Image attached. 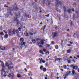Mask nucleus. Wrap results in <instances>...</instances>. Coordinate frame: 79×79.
Returning <instances> with one entry per match:
<instances>
[{
  "instance_id": "obj_1",
  "label": "nucleus",
  "mask_w": 79,
  "mask_h": 79,
  "mask_svg": "<svg viewBox=\"0 0 79 79\" xmlns=\"http://www.w3.org/2000/svg\"><path fill=\"white\" fill-rule=\"evenodd\" d=\"M14 34H15V30L14 29L13 31H9V35L12 36Z\"/></svg>"
},
{
  "instance_id": "obj_2",
  "label": "nucleus",
  "mask_w": 79,
  "mask_h": 79,
  "mask_svg": "<svg viewBox=\"0 0 79 79\" xmlns=\"http://www.w3.org/2000/svg\"><path fill=\"white\" fill-rule=\"evenodd\" d=\"M3 73H4V77H6L7 75L6 74V72L5 71V70H4V71H2V70L1 71V75L2 77L3 76Z\"/></svg>"
},
{
  "instance_id": "obj_3",
  "label": "nucleus",
  "mask_w": 79,
  "mask_h": 79,
  "mask_svg": "<svg viewBox=\"0 0 79 79\" xmlns=\"http://www.w3.org/2000/svg\"><path fill=\"white\" fill-rule=\"evenodd\" d=\"M5 64L6 66L8 67V69H9V70H10V68H11V69H12V68H13V67H9V65H9L8 63V62H7Z\"/></svg>"
},
{
  "instance_id": "obj_4",
  "label": "nucleus",
  "mask_w": 79,
  "mask_h": 79,
  "mask_svg": "<svg viewBox=\"0 0 79 79\" xmlns=\"http://www.w3.org/2000/svg\"><path fill=\"white\" fill-rule=\"evenodd\" d=\"M1 63H2V71H4V70H5V66H4V64L3 63V62Z\"/></svg>"
},
{
  "instance_id": "obj_5",
  "label": "nucleus",
  "mask_w": 79,
  "mask_h": 79,
  "mask_svg": "<svg viewBox=\"0 0 79 79\" xmlns=\"http://www.w3.org/2000/svg\"><path fill=\"white\" fill-rule=\"evenodd\" d=\"M56 35H57V33L56 32H53L52 33V36L53 37H56Z\"/></svg>"
},
{
  "instance_id": "obj_6",
  "label": "nucleus",
  "mask_w": 79,
  "mask_h": 79,
  "mask_svg": "<svg viewBox=\"0 0 79 79\" xmlns=\"http://www.w3.org/2000/svg\"><path fill=\"white\" fill-rule=\"evenodd\" d=\"M13 76H14V74L13 73H11L9 74V75H7V76L9 77H13Z\"/></svg>"
},
{
  "instance_id": "obj_7",
  "label": "nucleus",
  "mask_w": 79,
  "mask_h": 79,
  "mask_svg": "<svg viewBox=\"0 0 79 79\" xmlns=\"http://www.w3.org/2000/svg\"><path fill=\"white\" fill-rule=\"evenodd\" d=\"M77 68H78V67H77V66H74L73 67V69H76V70L77 69Z\"/></svg>"
},
{
  "instance_id": "obj_8",
  "label": "nucleus",
  "mask_w": 79,
  "mask_h": 79,
  "mask_svg": "<svg viewBox=\"0 0 79 79\" xmlns=\"http://www.w3.org/2000/svg\"><path fill=\"white\" fill-rule=\"evenodd\" d=\"M24 34L26 37H29V34L27 32L24 33Z\"/></svg>"
},
{
  "instance_id": "obj_9",
  "label": "nucleus",
  "mask_w": 79,
  "mask_h": 79,
  "mask_svg": "<svg viewBox=\"0 0 79 79\" xmlns=\"http://www.w3.org/2000/svg\"><path fill=\"white\" fill-rule=\"evenodd\" d=\"M14 21H16L17 24H18V22H19V20L18 19H17V18H15L14 20Z\"/></svg>"
},
{
  "instance_id": "obj_10",
  "label": "nucleus",
  "mask_w": 79,
  "mask_h": 79,
  "mask_svg": "<svg viewBox=\"0 0 79 79\" xmlns=\"http://www.w3.org/2000/svg\"><path fill=\"white\" fill-rule=\"evenodd\" d=\"M69 73H68L66 74H64V79H66V77H67V76H68V75H69Z\"/></svg>"
},
{
  "instance_id": "obj_11",
  "label": "nucleus",
  "mask_w": 79,
  "mask_h": 79,
  "mask_svg": "<svg viewBox=\"0 0 79 79\" xmlns=\"http://www.w3.org/2000/svg\"><path fill=\"white\" fill-rule=\"evenodd\" d=\"M71 51L70 49H69L67 51V53H71Z\"/></svg>"
},
{
  "instance_id": "obj_12",
  "label": "nucleus",
  "mask_w": 79,
  "mask_h": 79,
  "mask_svg": "<svg viewBox=\"0 0 79 79\" xmlns=\"http://www.w3.org/2000/svg\"><path fill=\"white\" fill-rule=\"evenodd\" d=\"M72 73H73V75H74V74L76 73V72L75 71H74V70L73 69Z\"/></svg>"
},
{
  "instance_id": "obj_13",
  "label": "nucleus",
  "mask_w": 79,
  "mask_h": 79,
  "mask_svg": "<svg viewBox=\"0 0 79 79\" xmlns=\"http://www.w3.org/2000/svg\"><path fill=\"white\" fill-rule=\"evenodd\" d=\"M8 37V35L6 34L4 35V38H5V39H7Z\"/></svg>"
},
{
  "instance_id": "obj_14",
  "label": "nucleus",
  "mask_w": 79,
  "mask_h": 79,
  "mask_svg": "<svg viewBox=\"0 0 79 79\" xmlns=\"http://www.w3.org/2000/svg\"><path fill=\"white\" fill-rule=\"evenodd\" d=\"M44 42L42 40H41L40 44H41V45H44Z\"/></svg>"
},
{
  "instance_id": "obj_15",
  "label": "nucleus",
  "mask_w": 79,
  "mask_h": 79,
  "mask_svg": "<svg viewBox=\"0 0 79 79\" xmlns=\"http://www.w3.org/2000/svg\"><path fill=\"white\" fill-rule=\"evenodd\" d=\"M43 71H44V72H46V71H47V69H46V68H44L43 69Z\"/></svg>"
},
{
  "instance_id": "obj_16",
  "label": "nucleus",
  "mask_w": 79,
  "mask_h": 79,
  "mask_svg": "<svg viewBox=\"0 0 79 79\" xmlns=\"http://www.w3.org/2000/svg\"><path fill=\"white\" fill-rule=\"evenodd\" d=\"M39 52L40 53H42V55H44V52H43V51H42L40 50Z\"/></svg>"
},
{
  "instance_id": "obj_17",
  "label": "nucleus",
  "mask_w": 79,
  "mask_h": 79,
  "mask_svg": "<svg viewBox=\"0 0 79 79\" xmlns=\"http://www.w3.org/2000/svg\"><path fill=\"white\" fill-rule=\"evenodd\" d=\"M63 68H64V69H66V68H67V66H66V65H63Z\"/></svg>"
},
{
  "instance_id": "obj_18",
  "label": "nucleus",
  "mask_w": 79,
  "mask_h": 79,
  "mask_svg": "<svg viewBox=\"0 0 79 79\" xmlns=\"http://www.w3.org/2000/svg\"><path fill=\"white\" fill-rule=\"evenodd\" d=\"M61 60V59L60 58H56V60H58L59 61H60Z\"/></svg>"
},
{
  "instance_id": "obj_19",
  "label": "nucleus",
  "mask_w": 79,
  "mask_h": 79,
  "mask_svg": "<svg viewBox=\"0 0 79 79\" xmlns=\"http://www.w3.org/2000/svg\"><path fill=\"white\" fill-rule=\"evenodd\" d=\"M8 63L9 65H11V64H12V63H11V62L10 61H9Z\"/></svg>"
},
{
  "instance_id": "obj_20",
  "label": "nucleus",
  "mask_w": 79,
  "mask_h": 79,
  "mask_svg": "<svg viewBox=\"0 0 79 79\" xmlns=\"http://www.w3.org/2000/svg\"><path fill=\"white\" fill-rule=\"evenodd\" d=\"M55 48L56 49H58V45H56L55 46Z\"/></svg>"
},
{
  "instance_id": "obj_21",
  "label": "nucleus",
  "mask_w": 79,
  "mask_h": 79,
  "mask_svg": "<svg viewBox=\"0 0 79 79\" xmlns=\"http://www.w3.org/2000/svg\"><path fill=\"white\" fill-rule=\"evenodd\" d=\"M29 34H30L31 35H34L33 33L31 32H29Z\"/></svg>"
},
{
  "instance_id": "obj_22",
  "label": "nucleus",
  "mask_w": 79,
  "mask_h": 79,
  "mask_svg": "<svg viewBox=\"0 0 79 79\" xmlns=\"http://www.w3.org/2000/svg\"><path fill=\"white\" fill-rule=\"evenodd\" d=\"M16 32L17 33V35H18V33H19V31L18 30H16Z\"/></svg>"
},
{
  "instance_id": "obj_23",
  "label": "nucleus",
  "mask_w": 79,
  "mask_h": 79,
  "mask_svg": "<svg viewBox=\"0 0 79 79\" xmlns=\"http://www.w3.org/2000/svg\"><path fill=\"white\" fill-rule=\"evenodd\" d=\"M20 40L21 42H23L24 41V40H23V38H21L20 39Z\"/></svg>"
},
{
  "instance_id": "obj_24",
  "label": "nucleus",
  "mask_w": 79,
  "mask_h": 79,
  "mask_svg": "<svg viewBox=\"0 0 79 79\" xmlns=\"http://www.w3.org/2000/svg\"><path fill=\"white\" fill-rule=\"evenodd\" d=\"M0 35H4V34H3V32H2L1 33L0 32Z\"/></svg>"
},
{
  "instance_id": "obj_25",
  "label": "nucleus",
  "mask_w": 79,
  "mask_h": 79,
  "mask_svg": "<svg viewBox=\"0 0 79 79\" xmlns=\"http://www.w3.org/2000/svg\"><path fill=\"white\" fill-rule=\"evenodd\" d=\"M49 53H50V52H49L48 51V52H47L46 53V54L47 55H49Z\"/></svg>"
},
{
  "instance_id": "obj_26",
  "label": "nucleus",
  "mask_w": 79,
  "mask_h": 79,
  "mask_svg": "<svg viewBox=\"0 0 79 79\" xmlns=\"http://www.w3.org/2000/svg\"><path fill=\"white\" fill-rule=\"evenodd\" d=\"M46 27V26L45 25L42 28V29H43V31H44V29H45V27Z\"/></svg>"
},
{
  "instance_id": "obj_27",
  "label": "nucleus",
  "mask_w": 79,
  "mask_h": 79,
  "mask_svg": "<svg viewBox=\"0 0 79 79\" xmlns=\"http://www.w3.org/2000/svg\"><path fill=\"white\" fill-rule=\"evenodd\" d=\"M43 67H44V66H43L41 65L40 68V69H42V68H43Z\"/></svg>"
},
{
  "instance_id": "obj_28",
  "label": "nucleus",
  "mask_w": 79,
  "mask_h": 79,
  "mask_svg": "<svg viewBox=\"0 0 79 79\" xmlns=\"http://www.w3.org/2000/svg\"><path fill=\"white\" fill-rule=\"evenodd\" d=\"M43 51L44 52H46V51H47V50L45 49H43Z\"/></svg>"
},
{
  "instance_id": "obj_29",
  "label": "nucleus",
  "mask_w": 79,
  "mask_h": 79,
  "mask_svg": "<svg viewBox=\"0 0 79 79\" xmlns=\"http://www.w3.org/2000/svg\"><path fill=\"white\" fill-rule=\"evenodd\" d=\"M71 9H69V10H68V12L69 13H70V12H71Z\"/></svg>"
},
{
  "instance_id": "obj_30",
  "label": "nucleus",
  "mask_w": 79,
  "mask_h": 79,
  "mask_svg": "<svg viewBox=\"0 0 79 79\" xmlns=\"http://www.w3.org/2000/svg\"><path fill=\"white\" fill-rule=\"evenodd\" d=\"M23 45H25V42H23L22 44H21V46Z\"/></svg>"
},
{
  "instance_id": "obj_31",
  "label": "nucleus",
  "mask_w": 79,
  "mask_h": 79,
  "mask_svg": "<svg viewBox=\"0 0 79 79\" xmlns=\"http://www.w3.org/2000/svg\"><path fill=\"white\" fill-rule=\"evenodd\" d=\"M51 44L52 45H54V44H55V43H54V42L53 41H52L51 42Z\"/></svg>"
},
{
  "instance_id": "obj_32",
  "label": "nucleus",
  "mask_w": 79,
  "mask_h": 79,
  "mask_svg": "<svg viewBox=\"0 0 79 79\" xmlns=\"http://www.w3.org/2000/svg\"><path fill=\"white\" fill-rule=\"evenodd\" d=\"M45 65H46V66H48V63H46L45 64Z\"/></svg>"
},
{
  "instance_id": "obj_33",
  "label": "nucleus",
  "mask_w": 79,
  "mask_h": 79,
  "mask_svg": "<svg viewBox=\"0 0 79 79\" xmlns=\"http://www.w3.org/2000/svg\"><path fill=\"white\" fill-rule=\"evenodd\" d=\"M3 48H2V50H5V48L4 47H3Z\"/></svg>"
},
{
  "instance_id": "obj_34",
  "label": "nucleus",
  "mask_w": 79,
  "mask_h": 79,
  "mask_svg": "<svg viewBox=\"0 0 79 79\" xmlns=\"http://www.w3.org/2000/svg\"><path fill=\"white\" fill-rule=\"evenodd\" d=\"M67 61H68V63H71V61L70 60H68Z\"/></svg>"
},
{
  "instance_id": "obj_35",
  "label": "nucleus",
  "mask_w": 79,
  "mask_h": 79,
  "mask_svg": "<svg viewBox=\"0 0 79 79\" xmlns=\"http://www.w3.org/2000/svg\"><path fill=\"white\" fill-rule=\"evenodd\" d=\"M50 45L48 44H47L46 45V47H50Z\"/></svg>"
},
{
  "instance_id": "obj_36",
  "label": "nucleus",
  "mask_w": 79,
  "mask_h": 79,
  "mask_svg": "<svg viewBox=\"0 0 79 79\" xmlns=\"http://www.w3.org/2000/svg\"><path fill=\"white\" fill-rule=\"evenodd\" d=\"M42 62L43 63H45V61H44V60H42Z\"/></svg>"
},
{
  "instance_id": "obj_37",
  "label": "nucleus",
  "mask_w": 79,
  "mask_h": 79,
  "mask_svg": "<svg viewBox=\"0 0 79 79\" xmlns=\"http://www.w3.org/2000/svg\"><path fill=\"white\" fill-rule=\"evenodd\" d=\"M31 41H32V42H35L36 41H35V40H31Z\"/></svg>"
},
{
  "instance_id": "obj_38",
  "label": "nucleus",
  "mask_w": 79,
  "mask_h": 79,
  "mask_svg": "<svg viewBox=\"0 0 79 79\" xmlns=\"http://www.w3.org/2000/svg\"><path fill=\"white\" fill-rule=\"evenodd\" d=\"M18 29L19 30V31H21V28H19Z\"/></svg>"
},
{
  "instance_id": "obj_39",
  "label": "nucleus",
  "mask_w": 79,
  "mask_h": 79,
  "mask_svg": "<svg viewBox=\"0 0 79 79\" xmlns=\"http://www.w3.org/2000/svg\"><path fill=\"white\" fill-rule=\"evenodd\" d=\"M40 40V39L37 38V39H36V41H39V40Z\"/></svg>"
},
{
  "instance_id": "obj_40",
  "label": "nucleus",
  "mask_w": 79,
  "mask_h": 79,
  "mask_svg": "<svg viewBox=\"0 0 79 79\" xmlns=\"http://www.w3.org/2000/svg\"><path fill=\"white\" fill-rule=\"evenodd\" d=\"M4 7H6V8H7L8 6H6V5H4Z\"/></svg>"
},
{
  "instance_id": "obj_41",
  "label": "nucleus",
  "mask_w": 79,
  "mask_h": 79,
  "mask_svg": "<svg viewBox=\"0 0 79 79\" xmlns=\"http://www.w3.org/2000/svg\"><path fill=\"white\" fill-rule=\"evenodd\" d=\"M72 61H73V62H74V63H76V61H75V60H73Z\"/></svg>"
},
{
  "instance_id": "obj_42",
  "label": "nucleus",
  "mask_w": 79,
  "mask_h": 79,
  "mask_svg": "<svg viewBox=\"0 0 79 79\" xmlns=\"http://www.w3.org/2000/svg\"><path fill=\"white\" fill-rule=\"evenodd\" d=\"M73 66H74V65H71V66H70V67H73Z\"/></svg>"
},
{
  "instance_id": "obj_43",
  "label": "nucleus",
  "mask_w": 79,
  "mask_h": 79,
  "mask_svg": "<svg viewBox=\"0 0 79 79\" xmlns=\"http://www.w3.org/2000/svg\"><path fill=\"white\" fill-rule=\"evenodd\" d=\"M60 71H64V70L63 69H60Z\"/></svg>"
},
{
  "instance_id": "obj_44",
  "label": "nucleus",
  "mask_w": 79,
  "mask_h": 79,
  "mask_svg": "<svg viewBox=\"0 0 79 79\" xmlns=\"http://www.w3.org/2000/svg\"><path fill=\"white\" fill-rule=\"evenodd\" d=\"M32 42H33V44H35L36 43V41H34V42L33 41Z\"/></svg>"
},
{
  "instance_id": "obj_45",
  "label": "nucleus",
  "mask_w": 79,
  "mask_h": 79,
  "mask_svg": "<svg viewBox=\"0 0 79 79\" xmlns=\"http://www.w3.org/2000/svg\"><path fill=\"white\" fill-rule=\"evenodd\" d=\"M21 77V76L20 75H17V77Z\"/></svg>"
},
{
  "instance_id": "obj_46",
  "label": "nucleus",
  "mask_w": 79,
  "mask_h": 79,
  "mask_svg": "<svg viewBox=\"0 0 79 79\" xmlns=\"http://www.w3.org/2000/svg\"><path fill=\"white\" fill-rule=\"evenodd\" d=\"M25 70L26 72H27V69H25Z\"/></svg>"
},
{
  "instance_id": "obj_47",
  "label": "nucleus",
  "mask_w": 79,
  "mask_h": 79,
  "mask_svg": "<svg viewBox=\"0 0 79 79\" xmlns=\"http://www.w3.org/2000/svg\"><path fill=\"white\" fill-rule=\"evenodd\" d=\"M41 40H42V41H43V42H44V41H45V40H44V39H42Z\"/></svg>"
},
{
  "instance_id": "obj_48",
  "label": "nucleus",
  "mask_w": 79,
  "mask_h": 79,
  "mask_svg": "<svg viewBox=\"0 0 79 79\" xmlns=\"http://www.w3.org/2000/svg\"><path fill=\"white\" fill-rule=\"evenodd\" d=\"M42 60H40V64H41V63H42Z\"/></svg>"
},
{
  "instance_id": "obj_49",
  "label": "nucleus",
  "mask_w": 79,
  "mask_h": 79,
  "mask_svg": "<svg viewBox=\"0 0 79 79\" xmlns=\"http://www.w3.org/2000/svg\"><path fill=\"white\" fill-rule=\"evenodd\" d=\"M40 47H43V46H42V45H40Z\"/></svg>"
},
{
  "instance_id": "obj_50",
  "label": "nucleus",
  "mask_w": 79,
  "mask_h": 79,
  "mask_svg": "<svg viewBox=\"0 0 79 79\" xmlns=\"http://www.w3.org/2000/svg\"><path fill=\"white\" fill-rule=\"evenodd\" d=\"M70 43L71 44H73V43L71 42H70Z\"/></svg>"
},
{
  "instance_id": "obj_51",
  "label": "nucleus",
  "mask_w": 79,
  "mask_h": 79,
  "mask_svg": "<svg viewBox=\"0 0 79 79\" xmlns=\"http://www.w3.org/2000/svg\"><path fill=\"white\" fill-rule=\"evenodd\" d=\"M61 2H59V5H61Z\"/></svg>"
},
{
  "instance_id": "obj_52",
  "label": "nucleus",
  "mask_w": 79,
  "mask_h": 79,
  "mask_svg": "<svg viewBox=\"0 0 79 79\" xmlns=\"http://www.w3.org/2000/svg\"><path fill=\"white\" fill-rule=\"evenodd\" d=\"M70 58H73V57L70 56L69 57Z\"/></svg>"
},
{
  "instance_id": "obj_53",
  "label": "nucleus",
  "mask_w": 79,
  "mask_h": 79,
  "mask_svg": "<svg viewBox=\"0 0 79 79\" xmlns=\"http://www.w3.org/2000/svg\"><path fill=\"white\" fill-rule=\"evenodd\" d=\"M73 10V12H74V9H73V10Z\"/></svg>"
},
{
  "instance_id": "obj_54",
  "label": "nucleus",
  "mask_w": 79,
  "mask_h": 79,
  "mask_svg": "<svg viewBox=\"0 0 79 79\" xmlns=\"http://www.w3.org/2000/svg\"><path fill=\"white\" fill-rule=\"evenodd\" d=\"M77 56V58H79V55Z\"/></svg>"
},
{
  "instance_id": "obj_55",
  "label": "nucleus",
  "mask_w": 79,
  "mask_h": 79,
  "mask_svg": "<svg viewBox=\"0 0 79 79\" xmlns=\"http://www.w3.org/2000/svg\"><path fill=\"white\" fill-rule=\"evenodd\" d=\"M7 33H8V32H7V31H6L5 32V34H7Z\"/></svg>"
},
{
  "instance_id": "obj_56",
  "label": "nucleus",
  "mask_w": 79,
  "mask_h": 79,
  "mask_svg": "<svg viewBox=\"0 0 79 79\" xmlns=\"http://www.w3.org/2000/svg\"><path fill=\"white\" fill-rule=\"evenodd\" d=\"M32 44V42H30L29 43V44Z\"/></svg>"
},
{
  "instance_id": "obj_57",
  "label": "nucleus",
  "mask_w": 79,
  "mask_h": 79,
  "mask_svg": "<svg viewBox=\"0 0 79 79\" xmlns=\"http://www.w3.org/2000/svg\"><path fill=\"white\" fill-rule=\"evenodd\" d=\"M66 57L67 59H69V58L68 57L66 56Z\"/></svg>"
},
{
  "instance_id": "obj_58",
  "label": "nucleus",
  "mask_w": 79,
  "mask_h": 79,
  "mask_svg": "<svg viewBox=\"0 0 79 79\" xmlns=\"http://www.w3.org/2000/svg\"><path fill=\"white\" fill-rule=\"evenodd\" d=\"M68 46H71V45H70V44H68Z\"/></svg>"
},
{
  "instance_id": "obj_59",
  "label": "nucleus",
  "mask_w": 79,
  "mask_h": 79,
  "mask_svg": "<svg viewBox=\"0 0 79 79\" xmlns=\"http://www.w3.org/2000/svg\"><path fill=\"white\" fill-rule=\"evenodd\" d=\"M49 17V14H48L47 15V17Z\"/></svg>"
},
{
  "instance_id": "obj_60",
  "label": "nucleus",
  "mask_w": 79,
  "mask_h": 79,
  "mask_svg": "<svg viewBox=\"0 0 79 79\" xmlns=\"http://www.w3.org/2000/svg\"><path fill=\"white\" fill-rule=\"evenodd\" d=\"M6 73L8 74V73H9V71L6 72Z\"/></svg>"
},
{
  "instance_id": "obj_61",
  "label": "nucleus",
  "mask_w": 79,
  "mask_h": 79,
  "mask_svg": "<svg viewBox=\"0 0 79 79\" xmlns=\"http://www.w3.org/2000/svg\"><path fill=\"white\" fill-rule=\"evenodd\" d=\"M40 24H42V22H41V23H40Z\"/></svg>"
},
{
  "instance_id": "obj_62",
  "label": "nucleus",
  "mask_w": 79,
  "mask_h": 79,
  "mask_svg": "<svg viewBox=\"0 0 79 79\" xmlns=\"http://www.w3.org/2000/svg\"><path fill=\"white\" fill-rule=\"evenodd\" d=\"M13 50H15V48H13Z\"/></svg>"
},
{
  "instance_id": "obj_63",
  "label": "nucleus",
  "mask_w": 79,
  "mask_h": 79,
  "mask_svg": "<svg viewBox=\"0 0 79 79\" xmlns=\"http://www.w3.org/2000/svg\"><path fill=\"white\" fill-rule=\"evenodd\" d=\"M78 73H79V68L78 69Z\"/></svg>"
},
{
  "instance_id": "obj_64",
  "label": "nucleus",
  "mask_w": 79,
  "mask_h": 79,
  "mask_svg": "<svg viewBox=\"0 0 79 79\" xmlns=\"http://www.w3.org/2000/svg\"><path fill=\"white\" fill-rule=\"evenodd\" d=\"M45 79H47V77H45Z\"/></svg>"
}]
</instances>
